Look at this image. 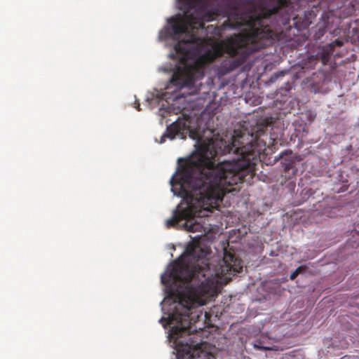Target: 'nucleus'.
I'll return each mask as SVG.
<instances>
[{"instance_id":"f257e3e1","label":"nucleus","mask_w":359,"mask_h":359,"mask_svg":"<svg viewBox=\"0 0 359 359\" xmlns=\"http://www.w3.org/2000/svg\"><path fill=\"white\" fill-rule=\"evenodd\" d=\"M209 248L200 242H193L186 248L184 257L169 266L161 276V282L169 295L178 301L184 312L176 311L168 319L160 322L172 325L170 337L177 347L178 359H214L213 355L204 351L198 339L197 327L193 325L202 315L192 309L205 305L217 296L225 275L240 273L242 260L226 250L222 259L215 265L207 259Z\"/></svg>"},{"instance_id":"f03ea898","label":"nucleus","mask_w":359,"mask_h":359,"mask_svg":"<svg viewBox=\"0 0 359 359\" xmlns=\"http://www.w3.org/2000/svg\"><path fill=\"white\" fill-rule=\"evenodd\" d=\"M207 1L177 0L184 18H171L170 27L164 34L165 38L179 40L174 46L175 53L169 55L172 59L177 57L179 61L168 88L174 86V90H178L184 87H194L196 81L203 78L205 66L223 53L219 45L206 48V39L198 34L199 30L205 28V22L215 19V13L207 8Z\"/></svg>"},{"instance_id":"7ed1b4c3","label":"nucleus","mask_w":359,"mask_h":359,"mask_svg":"<svg viewBox=\"0 0 359 359\" xmlns=\"http://www.w3.org/2000/svg\"><path fill=\"white\" fill-rule=\"evenodd\" d=\"M301 6L299 0L296 3L292 0H277L276 5L271 8L262 6L257 9L250 7L244 13H241L236 7L233 13L235 22L231 23L230 26L233 29L245 26L246 31L231 40L225 50L223 49L222 55L205 67L226 52L228 56L222 60L215 69V73L218 77H222L234 71L245 62L249 55L271 45L277 38L273 29L288 25L290 19L296 18L294 12Z\"/></svg>"},{"instance_id":"20e7f679","label":"nucleus","mask_w":359,"mask_h":359,"mask_svg":"<svg viewBox=\"0 0 359 359\" xmlns=\"http://www.w3.org/2000/svg\"><path fill=\"white\" fill-rule=\"evenodd\" d=\"M271 123V121L265 120L255 126L250 131L248 129L240 131L234 130V135L229 142L221 140L219 146L221 153L235 156L231 160H224L216 164L217 151L215 149L196 151L187 158H179L177 170V176L176 178L172 177L171 180L174 194H176L174 189H179L177 194L184 198V196L181 194L182 191L180 186L177 184L180 180L179 168L185 160L196 154H200L204 157L205 165H203V170L201 171L205 174L208 172V167L215 169L222 163L229 164L230 167L225 168L224 175H222L225 183L222 182L221 189L223 191L224 196L226 193L238 190L237 185L245 181L250 180L255 175L256 165L259 160L260 155L264 153L266 150V142L261 139V136L264 135L267 127Z\"/></svg>"},{"instance_id":"39448f33","label":"nucleus","mask_w":359,"mask_h":359,"mask_svg":"<svg viewBox=\"0 0 359 359\" xmlns=\"http://www.w3.org/2000/svg\"><path fill=\"white\" fill-rule=\"evenodd\" d=\"M203 165H205L204 157L200 154L187 158L180 165V180L177 184L184 196V203L179 204L172 216L165 221L167 228L176 226L183 219L201 217L203 211H211L223 200L221 184L225 181L222 175L225 168H229L230 165L222 163L215 169L208 167L206 174L201 171Z\"/></svg>"},{"instance_id":"423d86ee","label":"nucleus","mask_w":359,"mask_h":359,"mask_svg":"<svg viewBox=\"0 0 359 359\" xmlns=\"http://www.w3.org/2000/svg\"><path fill=\"white\" fill-rule=\"evenodd\" d=\"M189 131V126L186 118H178L176 121L171 123L166 128L165 133L161 137L159 143L162 144L165 141V138L172 140L175 136L179 135L184 139L187 133Z\"/></svg>"},{"instance_id":"0eeeda50","label":"nucleus","mask_w":359,"mask_h":359,"mask_svg":"<svg viewBox=\"0 0 359 359\" xmlns=\"http://www.w3.org/2000/svg\"><path fill=\"white\" fill-rule=\"evenodd\" d=\"M344 45V41L340 39H336L334 41L319 47L316 54V60L320 61L323 65L328 63L330 56L334 53V48L335 46L341 47Z\"/></svg>"},{"instance_id":"6e6552de","label":"nucleus","mask_w":359,"mask_h":359,"mask_svg":"<svg viewBox=\"0 0 359 359\" xmlns=\"http://www.w3.org/2000/svg\"><path fill=\"white\" fill-rule=\"evenodd\" d=\"M283 168V177L285 180H290L297 174V169L295 166V161L292 158H285L281 161Z\"/></svg>"},{"instance_id":"1a4fd4ad","label":"nucleus","mask_w":359,"mask_h":359,"mask_svg":"<svg viewBox=\"0 0 359 359\" xmlns=\"http://www.w3.org/2000/svg\"><path fill=\"white\" fill-rule=\"evenodd\" d=\"M193 217L185 219L187 220L185 226L188 231L200 232L203 228L202 225L198 222H193L191 219Z\"/></svg>"},{"instance_id":"9d476101","label":"nucleus","mask_w":359,"mask_h":359,"mask_svg":"<svg viewBox=\"0 0 359 359\" xmlns=\"http://www.w3.org/2000/svg\"><path fill=\"white\" fill-rule=\"evenodd\" d=\"M306 269V266H304V265L299 266L298 268H297V269L294 271H293L290 274V280H294L297 277V276L299 273H302L304 271H305Z\"/></svg>"},{"instance_id":"9b49d317","label":"nucleus","mask_w":359,"mask_h":359,"mask_svg":"<svg viewBox=\"0 0 359 359\" xmlns=\"http://www.w3.org/2000/svg\"><path fill=\"white\" fill-rule=\"evenodd\" d=\"M255 348H256L258 350H271V348L269 347H266V346H261L258 344H255L254 345Z\"/></svg>"},{"instance_id":"f8f14e48","label":"nucleus","mask_w":359,"mask_h":359,"mask_svg":"<svg viewBox=\"0 0 359 359\" xmlns=\"http://www.w3.org/2000/svg\"><path fill=\"white\" fill-rule=\"evenodd\" d=\"M280 75L283 76V72H280ZM278 76H279V74H273V75L271 76V81H272V82H273V81H275L278 79Z\"/></svg>"},{"instance_id":"ddd939ff","label":"nucleus","mask_w":359,"mask_h":359,"mask_svg":"<svg viewBox=\"0 0 359 359\" xmlns=\"http://www.w3.org/2000/svg\"><path fill=\"white\" fill-rule=\"evenodd\" d=\"M134 104H135V107L138 111H140V110H141V109H140V104L139 101L135 100V103H134Z\"/></svg>"}]
</instances>
